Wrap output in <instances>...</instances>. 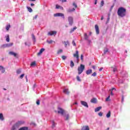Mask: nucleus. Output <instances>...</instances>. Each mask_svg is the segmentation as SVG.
Here are the masks:
<instances>
[{
	"mask_svg": "<svg viewBox=\"0 0 130 130\" xmlns=\"http://www.w3.org/2000/svg\"><path fill=\"white\" fill-rule=\"evenodd\" d=\"M117 14L119 17L121 18H123L125 17L126 15V9L123 7H120L118 8L117 11Z\"/></svg>",
	"mask_w": 130,
	"mask_h": 130,
	"instance_id": "nucleus-1",
	"label": "nucleus"
},
{
	"mask_svg": "<svg viewBox=\"0 0 130 130\" xmlns=\"http://www.w3.org/2000/svg\"><path fill=\"white\" fill-rule=\"evenodd\" d=\"M84 70H85V66L83 64H80V66L78 67V75H81L83 72H84Z\"/></svg>",
	"mask_w": 130,
	"mask_h": 130,
	"instance_id": "nucleus-2",
	"label": "nucleus"
},
{
	"mask_svg": "<svg viewBox=\"0 0 130 130\" xmlns=\"http://www.w3.org/2000/svg\"><path fill=\"white\" fill-rule=\"evenodd\" d=\"M68 21H69V25H70V26H72L73 24H74V18H73L72 17L69 16L68 17Z\"/></svg>",
	"mask_w": 130,
	"mask_h": 130,
	"instance_id": "nucleus-3",
	"label": "nucleus"
},
{
	"mask_svg": "<svg viewBox=\"0 0 130 130\" xmlns=\"http://www.w3.org/2000/svg\"><path fill=\"white\" fill-rule=\"evenodd\" d=\"M73 56L76 57L77 63H79V51H76V53L73 54Z\"/></svg>",
	"mask_w": 130,
	"mask_h": 130,
	"instance_id": "nucleus-4",
	"label": "nucleus"
},
{
	"mask_svg": "<svg viewBox=\"0 0 130 130\" xmlns=\"http://www.w3.org/2000/svg\"><path fill=\"white\" fill-rule=\"evenodd\" d=\"M54 17H62L63 19H64V14L63 13H56L54 14Z\"/></svg>",
	"mask_w": 130,
	"mask_h": 130,
	"instance_id": "nucleus-5",
	"label": "nucleus"
},
{
	"mask_svg": "<svg viewBox=\"0 0 130 130\" xmlns=\"http://www.w3.org/2000/svg\"><path fill=\"white\" fill-rule=\"evenodd\" d=\"M13 43H11L10 44H5L2 45V47L3 48H6V47H11V46H13Z\"/></svg>",
	"mask_w": 130,
	"mask_h": 130,
	"instance_id": "nucleus-6",
	"label": "nucleus"
},
{
	"mask_svg": "<svg viewBox=\"0 0 130 130\" xmlns=\"http://www.w3.org/2000/svg\"><path fill=\"white\" fill-rule=\"evenodd\" d=\"M58 113H60L62 115H63V113H64V110L60 108H58Z\"/></svg>",
	"mask_w": 130,
	"mask_h": 130,
	"instance_id": "nucleus-7",
	"label": "nucleus"
},
{
	"mask_svg": "<svg viewBox=\"0 0 130 130\" xmlns=\"http://www.w3.org/2000/svg\"><path fill=\"white\" fill-rule=\"evenodd\" d=\"M94 28L95 29V32L96 33V34L98 35L99 34V33H100V32L99 31V26H98V25L96 24L94 26Z\"/></svg>",
	"mask_w": 130,
	"mask_h": 130,
	"instance_id": "nucleus-8",
	"label": "nucleus"
},
{
	"mask_svg": "<svg viewBox=\"0 0 130 130\" xmlns=\"http://www.w3.org/2000/svg\"><path fill=\"white\" fill-rule=\"evenodd\" d=\"M9 54H10V55H13L14 57L18 58V54L14 52H12V51L9 52Z\"/></svg>",
	"mask_w": 130,
	"mask_h": 130,
	"instance_id": "nucleus-9",
	"label": "nucleus"
},
{
	"mask_svg": "<svg viewBox=\"0 0 130 130\" xmlns=\"http://www.w3.org/2000/svg\"><path fill=\"white\" fill-rule=\"evenodd\" d=\"M48 35H50V36H52V35H56V31H51L48 33Z\"/></svg>",
	"mask_w": 130,
	"mask_h": 130,
	"instance_id": "nucleus-10",
	"label": "nucleus"
},
{
	"mask_svg": "<svg viewBox=\"0 0 130 130\" xmlns=\"http://www.w3.org/2000/svg\"><path fill=\"white\" fill-rule=\"evenodd\" d=\"M81 103L82 105H83V106H85V107H87V108H88V107H89V106H88V103H87V102H84V101H81Z\"/></svg>",
	"mask_w": 130,
	"mask_h": 130,
	"instance_id": "nucleus-11",
	"label": "nucleus"
},
{
	"mask_svg": "<svg viewBox=\"0 0 130 130\" xmlns=\"http://www.w3.org/2000/svg\"><path fill=\"white\" fill-rule=\"evenodd\" d=\"M44 50H45V49H44V48L41 49V50H40L39 52H38L37 53V55L38 56H39V55H41V54H42V52H43V51H44Z\"/></svg>",
	"mask_w": 130,
	"mask_h": 130,
	"instance_id": "nucleus-12",
	"label": "nucleus"
},
{
	"mask_svg": "<svg viewBox=\"0 0 130 130\" xmlns=\"http://www.w3.org/2000/svg\"><path fill=\"white\" fill-rule=\"evenodd\" d=\"M44 50H45V49H44V48L41 49V50H40L39 52H38L37 53V55L38 56H39V55H41V54H42V52H43V51H44Z\"/></svg>",
	"mask_w": 130,
	"mask_h": 130,
	"instance_id": "nucleus-13",
	"label": "nucleus"
},
{
	"mask_svg": "<svg viewBox=\"0 0 130 130\" xmlns=\"http://www.w3.org/2000/svg\"><path fill=\"white\" fill-rule=\"evenodd\" d=\"M0 71L3 74H4V73L6 72V69H5V68H4V67L0 66Z\"/></svg>",
	"mask_w": 130,
	"mask_h": 130,
	"instance_id": "nucleus-14",
	"label": "nucleus"
},
{
	"mask_svg": "<svg viewBox=\"0 0 130 130\" xmlns=\"http://www.w3.org/2000/svg\"><path fill=\"white\" fill-rule=\"evenodd\" d=\"M63 92L64 94H66L67 95H69V94H70V92L69 91V89H63Z\"/></svg>",
	"mask_w": 130,
	"mask_h": 130,
	"instance_id": "nucleus-15",
	"label": "nucleus"
},
{
	"mask_svg": "<svg viewBox=\"0 0 130 130\" xmlns=\"http://www.w3.org/2000/svg\"><path fill=\"white\" fill-rule=\"evenodd\" d=\"M82 130H90V128H89V126H83L82 127Z\"/></svg>",
	"mask_w": 130,
	"mask_h": 130,
	"instance_id": "nucleus-16",
	"label": "nucleus"
},
{
	"mask_svg": "<svg viewBox=\"0 0 130 130\" xmlns=\"http://www.w3.org/2000/svg\"><path fill=\"white\" fill-rule=\"evenodd\" d=\"M91 103H97V99L96 98H93L90 100Z\"/></svg>",
	"mask_w": 130,
	"mask_h": 130,
	"instance_id": "nucleus-17",
	"label": "nucleus"
},
{
	"mask_svg": "<svg viewBox=\"0 0 130 130\" xmlns=\"http://www.w3.org/2000/svg\"><path fill=\"white\" fill-rule=\"evenodd\" d=\"M102 109V107H99L95 109L94 111L95 112H98V111H100V109Z\"/></svg>",
	"mask_w": 130,
	"mask_h": 130,
	"instance_id": "nucleus-18",
	"label": "nucleus"
},
{
	"mask_svg": "<svg viewBox=\"0 0 130 130\" xmlns=\"http://www.w3.org/2000/svg\"><path fill=\"white\" fill-rule=\"evenodd\" d=\"M86 75H90V74H92V70L90 69L88 70H87L86 72Z\"/></svg>",
	"mask_w": 130,
	"mask_h": 130,
	"instance_id": "nucleus-19",
	"label": "nucleus"
},
{
	"mask_svg": "<svg viewBox=\"0 0 130 130\" xmlns=\"http://www.w3.org/2000/svg\"><path fill=\"white\" fill-rule=\"evenodd\" d=\"M0 120H4L5 118L4 117V115L3 113H0Z\"/></svg>",
	"mask_w": 130,
	"mask_h": 130,
	"instance_id": "nucleus-20",
	"label": "nucleus"
},
{
	"mask_svg": "<svg viewBox=\"0 0 130 130\" xmlns=\"http://www.w3.org/2000/svg\"><path fill=\"white\" fill-rule=\"evenodd\" d=\"M111 115V112H110V111H109L108 112V113H107V115H106V117L108 118H109V117H110V116Z\"/></svg>",
	"mask_w": 130,
	"mask_h": 130,
	"instance_id": "nucleus-21",
	"label": "nucleus"
},
{
	"mask_svg": "<svg viewBox=\"0 0 130 130\" xmlns=\"http://www.w3.org/2000/svg\"><path fill=\"white\" fill-rule=\"evenodd\" d=\"M70 67L71 68H74V67H75V63H74V62L72 60L71 61Z\"/></svg>",
	"mask_w": 130,
	"mask_h": 130,
	"instance_id": "nucleus-22",
	"label": "nucleus"
},
{
	"mask_svg": "<svg viewBox=\"0 0 130 130\" xmlns=\"http://www.w3.org/2000/svg\"><path fill=\"white\" fill-rule=\"evenodd\" d=\"M75 8H73L72 9H69L67 10V12L68 13H72V12H74L75 11Z\"/></svg>",
	"mask_w": 130,
	"mask_h": 130,
	"instance_id": "nucleus-23",
	"label": "nucleus"
},
{
	"mask_svg": "<svg viewBox=\"0 0 130 130\" xmlns=\"http://www.w3.org/2000/svg\"><path fill=\"white\" fill-rule=\"evenodd\" d=\"M6 41L7 42H10V36H9V35L6 37Z\"/></svg>",
	"mask_w": 130,
	"mask_h": 130,
	"instance_id": "nucleus-24",
	"label": "nucleus"
},
{
	"mask_svg": "<svg viewBox=\"0 0 130 130\" xmlns=\"http://www.w3.org/2000/svg\"><path fill=\"white\" fill-rule=\"evenodd\" d=\"M70 119V115L69 114H67L65 116V120H69Z\"/></svg>",
	"mask_w": 130,
	"mask_h": 130,
	"instance_id": "nucleus-25",
	"label": "nucleus"
},
{
	"mask_svg": "<svg viewBox=\"0 0 130 130\" xmlns=\"http://www.w3.org/2000/svg\"><path fill=\"white\" fill-rule=\"evenodd\" d=\"M10 28H11V24H8V25L6 26V30L7 31H9Z\"/></svg>",
	"mask_w": 130,
	"mask_h": 130,
	"instance_id": "nucleus-26",
	"label": "nucleus"
},
{
	"mask_svg": "<svg viewBox=\"0 0 130 130\" xmlns=\"http://www.w3.org/2000/svg\"><path fill=\"white\" fill-rule=\"evenodd\" d=\"M27 8L28 12H29L30 13L33 12V10H32V8H31V7H27Z\"/></svg>",
	"mask_w": 130,
	"mask_h": 130,
	"instance_id": "nucleus-27",
	"label": "nucleus"
},
{
	"mask_svg": "<svg viewBox=\"0 0 130 130\" xmlns=\"http://www.w3.org/2000/svg\"><path fill=\"white\" fill-rule=\"evenodd\" d=\"M64 43L66 47H67L68 45H70V43L69 42V41L64 42Z\"/></svg>",
	"mask_w": 130,
	"mask_h": 130,
	"instance_id": "nucleus-28",
	"label": "nucleus"
},
{
	"mask_svg": "<svg viewBox=\"0 0 130 130\" xmlns=\"http://www.w3.org/2000/svg\"><path fill=\"white\" fill-rule=\"evenodd\" d=\"M80 59L81 60V61H84V56L83 55V54L81 55Z\"/></svg>",
	"mask_w": 130,
	"mask_h": 130,
	"instance_id": "nucleus-29",
	"label": "nucleus"
},
{
	"mask_svg": "<svg viewBox=\"0 0 130 130\" xmlns=\"http://www.w3.org/2000/svg\"><path fill=\"white\" fill-rule=\"evenodd\" d=\"M32 38L34 42H35V41H36V38H35V36H34V35H32Z\"/></svg>",
	"mask_w": 130,
	"mask_h": 130,
	"instance_id": "nucleus-30",
	"label": "nucleus"
},
{
	"mask_svg": "<svg viewBox=\"0 0 130 130\" xmlns=\"http://www.w3.org/2000/svg\"><path fill=\"white\" fill-rule=\"evenodd\" d=\"M36 65V62L35 61L32 62L30 64L31 67Z\"/></svg>",
	"mask_w": 130,
	"mask_h": 130,
	"instance_id": "nucleus-31",
	"label": "nucleus"
},
{
	"mask_svg": "<svg viewBox=\"0 0 130 130\" xmlns=\"http://www.w3.org/2000/svg\"><path fill=\"white\" fill-rule=\"evenodd\" d=\"M84 38L85 40H87L88 37V35H87V34H84Z\"/></svg>",
	"mask_w": 130,
	"mask_h": 130,
	"instance_id": "nucleus-32",
	"label": "nucleus"
},
{
	"mask_svg": "<svg viewBox=\"0 0 130 130\" xmlns=\"http://www.w3.org/2000/svg\"><path fill=\"white\" fill-rule=\"evenodd\" d=\"M62 51H63L62 49H60V50H58L57 53V54H59L61 53V52H62Z\"/></svg>",
	"mask_w": 130,
	"mask_h": 130,
	"instance_id": "nucleus-33",
	"label": "nucleus"
},
{
	"mask_svg": "<svg viewBox=\"0 0 130 130\" xmlns=\"http://www.w3.org/2000/svg\"><path fill=\"white\" fill-rule=\"evenodd\" d=\"M76 29H77V27H76V26L73 27V28H72L71 30V32H74V31H75V30H76Z\"/></svg>",
	"mask_w": 130,
	"mask_h": 130,
	"instance_id": "nucleus-34",
	"label": "nucleus"
},
{
	"mask_svg": "<svg viewBox=\"0 0 130 130\" xmlns=\"http://www.w3.org/2000/svg\"><path fill=\"white\" fill-rule=\"evenodd\" d=\"M76 79L78 82H81V78H80V77L79 76H77Z\"/></svg>",
	"mask_w": 130,
	"mask_h": 130,
	"instance_id": "nucleus-35",
	"label": "nucleus"
},
{
	"mask_svg": "<svg viewBox=\"0 0 130 130\" xmlns=\"http://www.w3.org/2000/svg\"><path fill=\"white\" fill-rule=\"evenodd\" d=\"M104 6V1H102L101 3V7H103Z\"/></svg>",
	"mask_w": 130,
	"mask_h": 130,
	"instance_id": "nucleus-36",
	"label": "nucleus"
},
{
	"mask_svg": "<svg viewBox=\"0 0 130 130\" xmlns=\"http://www.w3.org/2000/svg\"><path fill=\"white\" fill-rule=\"evenodd\" d=\"M62 57V59H63V60H65V59H67V56H64V55H62L61 56Z\"/></svg>",
	"mask_w": 130,
	"mask_h": 130,
	"instance_id": "nucleus-37",
	"label": "nucleus"
},
{
	"mask_svg": "<svg viewBox=\"0 0 130 130\" xmlns=\"http://www.w3.org/2000/svg\"><path fill=\"white\" fill-rule=\"evenodd\" d=\"M47 43H48L49 44H51V43H52L53 42V41L52 40H50V41H47Z\"/></svg>",
	"mask_w": 130,
	"mask_h": 130,
	"instance_id": "nucleus-38",
	"label": "nucleus"
},
{
	"mask_svg": "<svg viewBox=\"0 0 130 130\" xmlns=\"http://www.w3.org/2000/svg\"><path fill=\"white\" fill-rule=\"evenodd\" d=\"M55 126V123L54 122V121H53V122H52V128H53Z\"/></svg>",
	"mask_w": 130,
	"mask_h": 130,
	"instance_id": "nucleus-39",
	"label": "nucleus"
},
{
	"mask_svg": "<svg viewBox=\"0 0 130 130\" xmlns=\"http://www.w3.org/2000/svg\"><path fill=\"white\" fill-rule=\"evenodd\" d=\"M110 95H109V96L107 98V99H106V101H110Z\"/></svg>",
	"mask_w": 130,
	"mask_h": 130,
	"instance_id": "nucleus-40",
	"label": "nucleus"
},
{
	"mask_svg": "<svg viewBox=\"0 0 130 130\" xmlns=\"http://www.w3.org/2000/svg\"><path fill=\"white\" fill-rule=\"evenodd\" d=\"M91 76H92V77H96L97 76V73H96V72H94Z\"/></svg>",
	"mask_w": 130,
	"mask_h": 130,
	"instance_id": "nucleus-41",
	"label": "nucleus"
},
{
	"mask_svg": "<svg viewBox=\"0 0 130 130\" xmlns=\"http://www.w3.org/2000/svg\"><path fill=\"white\" fill-rule=\"evenodd\" d=\"M107 52H108V49H106L104 52V54H106V53H107Z\"/></svg>",
	"mask_w": 130,
	"mask_h": 130,
	"instance_id": "nucleus-42",
	"label": "nucleus"
},
{
	"mask_svg": "<svg viewBox=\"0 0 130 130\" xmlns=\"http://www.w3.org/2000/svg\"><path fill=\"white\" fill-rule=\"evenodd\" d=\"M17 74H21V70L19 69L16 71Z\"/></svg>",
	"mask_w": 130,
	"mask_h": 130,
	"instance_id": "nucleus-43",
	"label": "nucleus"
},
{
	"mask_svg": "<svg viewBox=\"0 0 130 130\" xmlns=\"http://www.w3.org/2000/svg\"><path fill=\"white\" fill-rule=\"evenodd\" d=\"M73 6H74V7H75V8H78V6H77V4H76L75 3H73Z\"/></svg>",
	"mask_w": 130,
	"mask_h": 130,
	"instance_id": "nucleus-44",
	"label": "nucleus"
},
{
	"mask_svg": "<svg viewBox=\"0 0 130 130\" xmlns=\"http://www.w3.org/2000/svg\"><path fill=\"white\" fill-rule=\"evenodd\" d=\"M72 44L74 46H76V43L75 42V41H72Z\"/></svg>",
	"mask_w": 130,
	"mask_h": 130,
	"instance_id": "nucleus-45",
	"label": "nucleus"
},
{
	"mask_svg": "<svg viewBox=\"0 0 130 130\" xmlns=\"http://www.w3.org/2000/svg\"><path fill=\"white\" fill-rule=\"evenodd\" d=\"M36 104L37 105H40V101L39 100L37 101Z\"/></svg>",
	"mask_w": 130,
	"mask_h": 130,
	"instance_id": "nucleus-46",
	"label": "nucleus"
},
{
	"mask_svg": "<svg viewBox=\"0 0 130 130\" xmlns=\"http://www.w3.org/2000/svg\"><path fill=\"white\" fill-rule=\"evenodd\" d=\"M24 76H25V74H22L21 75H20V78L23 79V77H24Z\"/></svg>",
	"mask_w": 130,
	"mask_h": 130,
	"instance_id": "nucleus-47",
	"label": "nucleus"
},
{
	"mask_svg": "<svg viewBox=\"0 0 130 130\" xmlns=\"http://www.w3.org/2000/svg\"><path fill=\"white\" fill-rule=\"evenodd\" d=\"M99 116H102L103 115V113L102 112L99 113Z\"/></svg>",
	"mask_w": 130,
	"mask_h": 130,
	"instance_id": "nucleus-48",
	"label": "nucleus"
},
{
	"mask_svg": "<svg viewBox=\"0 0 130 130\" xmlns=\"http://www.w3.org/2000/svg\"><path fill=\"white\" fill-rule=\"evenodd\" d=\"M117 70V69L116 68V67L114 68H113V72H114V73L116 72Z\"/></svg>",
	"mask_w": 130,
	"mask_h": 130,
	"instance_id": "nucleus-49",
	"label": "nucleus"
},
{
	"mask_svg": "<svg viewBox=\"0 0 130 130\" xmlns=\"http://www.w3.org/2000/svg\"><path fill=\"white\" fill-rule=\"evenodd\" d=\"M37 17H38V15H35V16L33 18V20L37 19Z\"/></svg>",
	"mask_w": 130,
	"mask_h": 130,
	"instance_id": "nucleus-50",
	"label": "nucleus"
},
{
	"mask_svg": "<svg viewBox=\"0 0 130 130\" xmlns=\"http://www.w3.org/2000/svg\"><path fill=\"white\" fill-rule=\"evenodd\" d=\"M60 7L59 5H56V9H58Z\"/></svg>",
	"mask_w": 130,
	"mask_h": 130,
	"instance_id": "nucleus-51",
	"label": "nucleus"
},
{
	"mask_svg": "<svg viewBox=\"0 0 130 130\" xmlns=\"http://www.w3.org/2000/svg\"><path fill=\"white\" fill-rule=\"evenodd\" d=\"M92 69H93V70H96V66H93L92 67Z\"/></svg>",
	"mask_w": 130,
	"mask_h": 130,
	"instance_id": "nucleus-52",
	"label": "nucleus"
},
{
	"mask_svg": "<svg viewBox=\"0 0 130 130\" xmlns=\"http://www.w3.org/2000/svg\"><path fill=\"white\" fill-rule=\"evenodd\" d=\"M113 90H116V89H115V88L113 87L112 88V89H111V91H113Z\"/></svg>",
	"mask_w": 130,
	"mask_h": 130,
	"instance_id": "nucleus-53",
	"label": "nucleus"
},
{
	"mask_svg": "<svg viewBox=\"0 0 130 130\" xmlns=\"http://www.w3.org/2000/svg\"><path fill=\"white\" fill-rule=\"evenodd\" d=\"M61 1L62 3H67V0H60Z\"/></svg>",
	"mask_w": 130,
	"mask_h": 130,
	"instance_id": "nucleus-54",
	"label": "nucleus"
},
{
	"mask_svg": "<svg viewBox=\"0 0 130 130\" xmlns=\"http://www.w3.org/2000/svg\"><path fill=\"white\" fill-rule=\"evenodd\" d=\"M102 70H103V67L99 69L100 72L102 71Z\"/></svg>",
	"mask_w": 130,
	"mask_h": 130,
	"instance_id": "nucleus-55",
	"label": "nucleus"
},
{
	"mask_svg": "<svg viewBox=\"0 0 130 130\" xmlns=\"http://www.w3.org/2000/svg\"><path fill=\"white\" fill-rule=\"evenodd\" d=\"M113 91L111 90V95L112 96H113Z\"/></svg>",
	"mask_w": 130,
	"mask_h": 130,
	"instance_id": "nucleus-56",
	"label": "nucleus"
},
{
	"mask_svg": "<svg viewBox=\"0 0 130 130\" xmlns=\"http://www.w3.org/2000/svg\"><path fill=\"white\" fill-rule=\"evenodd\" d=\"M98 0H95V1H94V5H97V1H98Z\"/></svg>",
	"mask_w": 130,
	"mask_h": 130,
	"instance_id": "nucleus-57",
	"label": "nucleus"
},
{
	"mask_svg": "<svg viewBox=\"0 0 130 130\" xmlns=\"http://www.w3.org/2000/svg\"><path fill=\"white\" fill-rule=\"evenodd\" d=\"M30 6H31V7H34V6H35V4H33V3H31V4H30Z\"/></svg>",
	"mask_w": 130,
	"mask_h": 130,
	"instance_id": "nucleus-58",
	"label": "nucleus"
},
{
	"mask_svg": "<svg viewBox=\"0 0 130 130\" xmlns=\"http://www.w3.org/2000/svg\"><path fill=\"white\" fill-rule=\"evenodd\" d=\"M103 19H104V17L103 16H102L101 18V20L102 21V20H103Z\"/></svg>",
	"mask_w": 130,
	"mask_h": 130,
	"instance_id": "nucleus-59",
	"label": "nucleus"
},
{
	"mask_svg": "<svg viewBox=\"0 0 130 130\" xmlns=\"http://www.w3.org/2000/svg\"><path fill=\"white\" fill-rule=\"evenodd\" d=\"M113 7H114V5H113L111 6V9L112 10V9H113Z\"/></svg>",
	"mask_w": 130,
	"mask_h": 130,
	"instance_id": "nucleus-60",
	"label": "nucleus"
},
{
	"mask_svg": "<svg viewBox=\"0 0 130 130\" xmlns=\"http://www.w3.org/2000/svg\"><path fill=\"white\" fill-rule=\"evenodd\" d=\"M29 1L30 2H35V1H36V0H29Z\"/></svg>",
	"mask_w": 130,
	"mask_h": 130,
	"instance_id": "nucleus-61",
	"label": "nucleus"
},
{
	"mask_svg": "<svg viewBox=\"0 0 130 130\" xmlns=\"http://www.w3.org/2000/svg\"><path fill=\"white\" fill-rule=\"evenodd\" d=\"M109 20H110V18L109 16L108 18V21H109Z\"/></svg>",
	"mask_w": 130,
	"mask_h": 130,
	"instance_id": "nucleus-62",
	"label": "nucleus"
},
{
	"mask_svg": "<svg viewBox=\"0 0 130 130\" xmlns=\"http://www.w3.org/2000/svg\"><path fill=\"white\" fill-rule=\"evenodd\" d=\"M25 45H28V44H27V42L25 43Z\"/></svg>",
	"mask_w": 130,
	"mask_h": 130,
	"instance_id": "nucleus-63",
	"label": "nucleus"
},
{
	"mask_svg": "<svg viewBox=\"0 0 130 130\" xmlns=\"http://www.w3.org/2000/svg\"><path fill=\"white\" fill-rule=\"evenodd\" d=\"M123 100H124V99H123V98H122V101H123Z\"/></svg>",
	"mask_w": 130,
	"mask_h": 130,
	"instance_id": "nucleus-64",
	"label": "nucleus"
}]
</instances>
